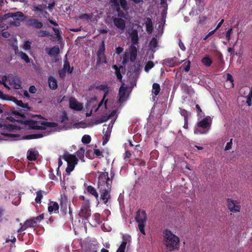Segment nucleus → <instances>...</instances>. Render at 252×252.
<instances>
[{"mask_svg":"<svg viewBox=\"0 0 252 252\" xmlns=\"http://www.w3.org/2000/svg\"><path fill=\"white\" fill-rule=\"evenodd\" d=\"M63 68L64 70H65L69 74H71L73 72V67H71L70 66L69 63L67 60L64 62Z\"/></svg>","mask_w":252,"mask_h":252,"instance_id":"nucleus-28","label":"nucleus"},{"mask_svg":"<svg viewBox=\"0 0 252 252\" xmlns=\"http://www.w3.org/2000/svg\"><path fill=\"white\" fill-rule=\"evenodd\" d=\"M44 8L45 7H44L42 5H41V4L38 5L33 6V10L35 11H39V12H42V11L43 10Z\"/></svg>","mask_w":252,"mask_h":252,"instance_id":"nucleus-48","label":"nucleus"},{"mask_svg":"<svg viewBox=\"0 0 252 252\" xmlns=\"http://www.w3.org/2000/svg\"><path fill=\"white\" fill-rule=\"evenodd\" d=\"M126 247V246L124 245V244H121L116 252H125Z\"/></svg>","mask_w":252,"mask_h":252,"instance_id":"nucleus-60","label":"nucleus"},{"mask_svg":"<svg viewBox=\"0 0 252 252\" xmlns=\"http://www.w3.org/2000/svg\"><path fill=\"white\" fill-rule=\"evenodd\" d=\"M60 205L61 210L63 212H65L67 210V207L68 206L67 199L65 195H61Z\"/></svg>","mask_w":252,"mask_h":252,"instance_id":"nucleus-20","label":"nucleus"},{"mask_svg":"<svg viewBox=\"0 0 252 252\" xmlns=\"http://www.w3.org/2000/svg\"><path fill=\"white\" fill-rule=\"evenodd\" d=\"M129 54H130V61L133 63L135 62L137 54V50L136 47L133 45H131L130 46V50H129Z\"/></svg>","mask_w":252,"mask_h":252,"instance_id":"nucleus-18","label":"nucleus"},{"mask_svg":"<svg viewBox=\"0 0 252 252\" xmlns=\"http://www.w3.org/2000/svg\"><path fill=\"white\" fill-rule=\"evenodd\" d=\"M197 125L199 127H202L203 129H205L210 127L211 123L209 122V119L208 118H203L201 121L198 122Z\"/></svg>","mask_w":252,"mask_h":252,"instance_id":"nucleus-19","label":"nucleus"},{"mask_svg":"<svg viewBox=\"0 0 252 252\" xmlns=\"http://www.w3.org/2000/svg\"><path fill=\"white\" fill-rule=\"evenodd\" d=\"M92 218V219H93L94 220V221L95 222V223L94 224V225H95L96 224H99L101 222V217H100V215H99V214H98V213L94 214Z\"/></svg>","mask_w":252,"mask_h":252,"instance_id":"nucleus-36","label":"nucleus"},{"mask_svg":"<svg viewBox=\"0 0 252 252\" xmlns=\"http://www.w3.org/2000/svg\"><path fill=\"white\" fill-rule=\"evenodd\" d=\"M9 18H13L15 21L12 22L11 23V25H14L16 27H18L20 26V22L19 19L18 18H25V16L24 14L21 11H18L15 13H7L5 14L2 17V19L3 20L7 19Z\"/></svg>","mask_w":252,"mask_h":252,"instance_id":"nucleus-5","label":"nucleus"},{"mask_svg":"<svg viewBox=\"0 0 252 252\" xmlns=\"http://www.w3.org/2000/svg\"><path fill=\"white\" fill-rule=\"evenodd\" d=\"M48 84L50 88L52 90H56L58 87L57 81L53 76L48 77Z\"/></svg>","mask_w":252,"mask_h":252,"instance_id":"nucleus-21","label":"nucleus"},{"mask_svg":"<svg viewBox=\"0 0 252 252\" xmlns=\"http://www.w3.org/2000/svg\"><path fill=\"white\" fill-rule=\"evenodd\" d=\"M122 239L123 241L121 244H124L125 246L131 241V236L128 234H123Z\"/></svg>","mask_w":252,"mask_h":252,"instance_id":"nucleus-34","label":"nucleus"},{"mask_svg":"<svg viewBox=\"0 0 252 252\" xmlns=\"http://www.w3.org/2000/svg\"><path fill=\"white\" fill-rule=\"evenodd\" d=\"M29 90L31 93L33 94L35 93L36 89L34 86H31L30 87Z\"/></svg>","mask_w":252,"mask_h":252,"instance_id":"nucleus-63","label":"nucleus"},{"mask_svg":"<svg viewBox=\"0 0 252 252\" xmlns=\"http://www.w3.org/2000/svg\"><path fill=\"white\" fill-rule=\"evenodd\" d=\"M108 120H109V118L107 117V115H101L100 118V119L96 121V122H95V124L97 125L98 124L104 123V122H106Z\"/></svg>","mask_w":252,"mask_h":252,"instance_id":"nucleus-35","label":"nucleus"},{"mask_svg":"<svg viewBox=\"0 0 252 252\" xmlns=\"http://www.w3.org/2000/svg\"><path fill=\"white\" fill-rule=\"evenodd\" d=\"M7 119L11 122H17L24 125H29L31 128L34 129H45L46 127H55L58 124L55 122H49L45 121H29L24 113L14 109H10L7 112Z\"/></svg>","mask_w":252,"mask_h":252,"instance_id":"nucleus-1","label":"nucleus"},{"mask_svg":"<svg viewBox=\"0 0 252 252\" xmlns=\"http://www.w3.org/2000/svg\"><path fill=\"white\" fill-rule=\"evenodd\" d=\"M232 139H231L230 141L226 143V145L225 147V150L227 151V150H230L232 148Z\"/></svg>","mask_w":252,"mask_h":252,"instance_id":"nucleus-57","label":"nucleus"},{"mask_svg":"<svg viewBox=\"0 0 252 252\" xmlns=\"http://www.w3.org/2000/svg\"><path fill=\"white\" fill-rule=\"evenodd\" d=\"M10 97H12V96H9L7 94H5L3 93V92L0 91V98L2 100H11Z\"/></svg>","mask_w":252,"mask_h":252,"instance_id":"nucleus-47","label":"nucleus"},{"mask_svg":"<svg viewBox=\"0 0 252 252\" xmlns=\"http://www.w3.org/2000/svg\"><path fill=\"white\" fill-rule=\"evenodd\" d=\"M98 248V244L94 242L93 244L89 245L88 248L87 249L89 252H97Z\"/></svg>","mask_w":252,"mask_h":252,"instance_id":"nucleus-31","label":"nucleus"},{"mask_svg":"<svg viewBox=\"0 0 252 252\" xmlns=\"http://www.w3.org/2000/svg\"><path fill=\"white\" fill-rule=\"evenodd\" d=\"M154 66V63L152 61H149L145 66V70L148 72L150 69L153 68Z\"/></svg>","mask_w":252,"mask_h":252,"instance_id":"nucleus-46","label":"nucleus"},{"mask_svg":"<svg viewBox=\"0 0 252 252\" xmlns=\"http://www.w3.org/2000/svg\"><path fill=\"white\" fill-rule=\"evenodd\" d=\"M66 162L67 166L66 168V172L69 174L72 171L77 164L78 161V158H63Z\"/></svg>","mask_w":252,"mask_h":252,"instance_id":"nucleus-12","label":"nucleus"},{"mask_svg":"<svg viewBox=\"0 0 252 252\" xmlns=\"http://www.w3.org/2000/svg\"><path fill=\"white\" fill-rule=\"evenodd\" d=\"M113 22L114 26L118 29L119 32L123 33L126 28L125 20L121 18L115 17Z\"/></svg>","mask_w":252,"mask_h":252,"instance_id":"nucleus-7","label":"nucleus"},{"mask_svg":"<svg viewBox=\"0 0 252 252\" xmlns=\"http://www.w3.org/2000/svg\"><path fill=\"white\" fill-rule=\"evenodd\" d=\"M59 206L56 202H51L49 203L48 206V211L51 213L53 212L57 213L58 211Z\"/></svg>","mask_w":252,"mask_h":252,"instance_id":"nucleus-22","label":"nucleus"},{"mask_svg":"<svg viewBox=\"0 0 252 252\" xmlns=\"http://www.w3.org/2000/svg\"><path fill=\"white\" fill-rule=\"evenodd\" d=\"M228 207L230 211L235 213L239 212L240 209L239 203L231 199L228 200Z\"/></svg>","mask_w":252,"mask_h":252,"instance_id":"nucleus-14","label":"nucleus"},{"mask_svg":"<svg viewBox=\"0 0 252 252\" xmlns=\"http://www.w3.org/2000/svg\"><path fill=\"white\" fill-rule=\"evenodd\" d=\"M52 29L54 31L55 34L57 35V37L58 38V40H60L62 38V37H61V34H60V30L58 29H57V28H53Z\"/></svg>","mask_w":252,"mask_h":252,"instance_id":"nucleus-53","label":"nucleus"},{"mask_svg":"<svg viewBox=\"0 0 252 252\" xmlns=\"http://www.w3.org/2000/svg\"><path fill=\"white\" fill-rule=\"evenodd\" d=\"M145 25L147 32L150 33H152L153 30V26L152 20L150 18H148L146 20Z\"/></svg>","mask_w":252,"mask_h":252,"instance_id":"nucleus-25","label":"nucleus"},{"mask_svg":"<svg viewBox=\"0 0 252 252\" xmlns=\"http://www.w3.org/2000/svg\"><path fill=\"white\" fill-rule=\"evenodd\" d=\"M97 188L100 193V200L104 204H106L111 198V190L112 187V178L114 173H110L111 177L106 172H98Z\"/></svg>","mask_w":252,"mask_h":252,"instance_id":"nucleus-2","label":"nucleus"},{"mask_svg":"<svg viewBox=\"0 0 252 252\" xmlns=\"http://www.w3.org/2000/svg\"><path fill=\"white\" fill-rule=\"evenodd\" d=\"M36 196L35 199V201L37 203H41V199L42 198V191L41 190H39L36 192Z\"/></svg>","mask_w":252,"mask_h":252,"instance_id":"nucleus-39","label":"nucleus"},{"mask_svg":"<svg viewBox=\"0 0 252 252\" xmlns=\"http://www.w3.org/2000/svg\"><path fill=\"white\" fill-rule=\"evenodd\" d=\"M201 62L204 65L207 67L210 66L212 63V60L208 55H206L203 57Z\"/></svg>","mask_w":252,"mask_h":252,"instance_id":"nucleus-26","label":"nucleus"},{"mask_svg":"<svg viewBox=\"0 0 252 252\" xmlns=\"http://www.w3.org/2000/svg\"><path fill=\"white\" fill-rule=\"evenodd\" d=\"M94 154L97 156H101L102 152L98 149H94Z\"/></svg>","mask_w":252,"mask_h":252,"instance_id":"nucleus-62","label":"nucleus"},{"mask_svg":"<svg viewBox=\"0 0 252 252\" xmlns=\"http://www.w3.org/2000/svg\"><path fill=\"white\" fill-rule=\"evenodd\" d=\"M46 52L50 56H57L60 52V48L58 45H55L51 48H46L45 49Z\"/></svg>","mask_w":252,"mask_h":252,"instance_id":"nucleus-15","label":"nucleus"},{"mask_svg":"<svg viewBox=\"0 0 252 252\" xmlns=\"http://www.w3.org/2000/svg\"><path fill=\"white\" fill-rule=\"evenodd\" d=\"M190 62L189 61H188L185 62L182 65L181 68H183L184 71L186 72H188L190 69Z\"/></svg>","mask_w":252,"mask_h":252,"instance_id":"nucleus-38","label":"nucleus"},{"mask_svg":"<svg viewBox=\"0 0 252 252\" xmlns=\"http://www.w3.org/2000/svg\"><path fill=\"white\" fill-rule=\"evenodd\" d=\"M85 150L84 148H80L76 153V155L70 154L67 151H64L63 156L59 158H84Z\"/></svg>","mask_w":252,"mask_h":252,"instance_id":"nucleus-9","label":"nucleus"},{"mask_svg":"<svg viewBox=\"0 0 252 252\" xmlns=\"http://www.w3.org/2000/svg\"><path fill=\"white\" fill-rule=\"evenodd\" d=\"M110 2L112 4V5L114 6V8L115 9V10L119 12L121 11V8L119 2L117 0H109Z\"/></svg>","mask_w":252,"mask_h":252,"instance_id":"nucleus-33","label":"nucleus"},{"mask_svg":"<svg viewBox=\"0 0 252 252\" xmlns=\"http://www.w3.org/2000/svg\"><path fill=\"white\" fill-rule=\"evenodd\" d=\"M90 18H91L90 15L89 14H86V13L83 14L80 16V18L82 19H89Z\"/></svg>","mask_w":252,"mask_h":252,"instance_id":"nucleus-61","label":"nucleus"},{"mask_svg":"<svg viewBox=\"0 0 252 252\" xmlns=\"http://www.w3.org/2000/svg\"><path fill=\"white\" fill-rule=\"evenodd\" d=\"M164 234V243L169 250H175L179 246V238L170 230H165Z\"/></svg>","mask_w":252,"mask_h":252,"instance_id":"nucleus-3","label":"nucleus"},{"mask_svg":"<svg viewBox=\"0 0 252 252\" xmlns=\"http://www.w3.org/2000/svg\"><path fill=\"white\" fill-rule=\"evenodd\" d=\"M87 191L88 192L95 197V198L97 199L98 197V193L96 191V189L92 186H89L87 187Z\"/></svg>","mask_w":252,"mask_h":252,"instance_id":"nucleus-30","label":"nucleus"},{"mask_svg":"<svg viewBox=\"0 0 252 252\" xmlns=\"http://www.w3.org/2000/svg\"><path fill=\"white\" fill-rule=\"evenodd\" d=\"M37 35L38 37H45L48 36H51V35L50 34V33L46 31L43 30H40L39 31H38L37 32Z\"/></svg>","mask_w":252,"mask_h":252,"instance_id":"nucleus-37","label":"nucleus"},{"mask_svg":"<svg viewBox=\"0 0 252 252\" xmlns=\"http://www.w3.org/2000/svg\"><path fill=\"white\" fill-rule=\"evenodd\" d=\"M20 57L21 58L24 60L26 63H29L30 62V59L28 57V56L25 53L23 52H21L20 53Z\"/></svg>","mask_w":252,"mask_h":252,"instance_id":"nucleus-45","label":"nucleus"},{"mask_svg":"<svg viewBox=\"0 0 252 252\" xmlns=\"http://www.w3.org/2000/svg\"><path fill=\"white\" fill-rule=\"evenodd\" d=\"M67 72L65 70H64L63 68L62 70L59 71V74L61 78H63L65 76V73Z\"/></svg>","mask_w":252,"mask_h":252,"instance_id":"nucleus-59","label":"nucleus"},{"mask_svg":"<svg viewBox=\"0 0 252 252\" xmlns=\"http://www.w3.org/2000/svg\"><path fill=\"white\" fill-rule=\"evenodd\" d=\"M160 91V85L159 84L154 83L152 86V93L156 95H158Z\"/></svg>","mask_w":252,"mask_h":252,"instance_id":"nucleus-29","label":"nucleus"},{"mask_svg":"<svg viewBox=\"0 0 252 252\" xmlns=\"http://www.w3.org/2000/svg\"><path fill=\"white\" fill-rule=\"evenodd\" d=\"M9 85L14 89L18 90L21 88V81L17 76L8 77Z\"/></svg>","mask_w":252,"mask_h":252,"instance_id":"nucleus-11","label":"nucleus"},{"mask_svg":"<svg viewBox=\"0 0 252 252\" xmlns=\"http://www.w3.org/2000/svg\"><path fill=\"white\" fill-rule=\"evenodd\" d=\"M82 142L83 143L87 144L91 142V137L89 135H84L82 138Z\"/></svg>","mask_w":252,"mask_h":252,"instance_id":"nucleus-41","label":"nucleus"},{"mask_svg":"<svg viewBox=\"0 0 252 252\" xmlns=\"http://www.w3.org/2000/svg\"><path fill=\"white\" fill-rule=\"evenodd\" d=\"M39 156V153L35 149H31L28 151L27 158H36Z\"/></svg>","mask_w":252,"mask_h":252,"instance_id":"nucleus-27","label":"nucleus"},{"mask_svg":"<svg viewBox=\"0 0 252 252\" xmlns=\"http://www.w3.org/2000/svg\"><path fill=\"white\" fill-rule=\"evenodd\" d=\"M180 114L184 117V120L188 119V113L187 110L185 109H181Z\"/></svg>","mask_w":252,"mask_h":252,"instance_id":"nucleus-56","label":"nucleus"},{"mask_svg":"<svg viewBox=\"0 0 252 252\" xmlns=\"http://www.w3.org/2000/svg\"><path fill=\"white\" fill-rule=\"evenodd\" d=\"M68 120V117L66 112L63 113L61 117H60V121L62 124H65L66 122Z\"/></svg>","mask_w":252,"mask_h":252,"instance_id":"nucleus-42","label":"nucleus"},{"mask_svg":"<svg viewBox=\"0 0 252 252\" xmlns=\"http://www.w3.org/2000/svg\"><path fill=\"white\" fill-rule=\"evenodd\" d=\"M43 134L41 133H38V134H33L31 135H29L27 136L28 138H29L30 139L32 138H39L43 137Z\"/></svg>","mask_w":252,"mask_h":252,"instance_id":"nucleus-49","label":"nucleus"},{"mask_svg":"<svg viewBox=\"0 0 252 252\" xmlns=\"http://www.w3.org/2000/svg\"><path fill=\"white\" fill-rule=\"evenodd\" d=\"M123 50L124 49L122 47L119 46L116 48V52L117 54H120L123 52Z\"/></svg>","mask_w":252,"mask_h":252,"instance_id":"nucleus-64","label":"nucleus"},{"mask_svg":"<svg viewBox=\"0 0 252 252\" xmlns=\"http://www.w3.org/2000/svg\"><path fill=\"white\" fill-rule=\"evenodd\" d=\"M129 36L131 38V45H135L138 43L139 38L138 32L136 30H132L129 34Z\"/></svg>","mask_w":252,"mask_h":252,"instance_id":"nucleus-17","label":"nucleus"},{"mask_svg":"<svg viewBox=\"0 0 252 252\" xmlns=\"http://www.w3.org/2000/svg\"><path fill=\"white\" fill-rule=\"evenodd\" d=\"M232 32H233L232 29L230 28V29H228V30L226 32L225 36H226V38L228 41H229V40L231 39V34L232 33Z\"/></svg>","mask_w":252,"mask_h":252,"instance_id":"nucleus-51","label":"nucleus"},{"mask_svg":"<svg viewBox=\"0 0 252 252\" xmlns=\"http://www.w3.org/2000/svg\"><path fill=\"white\" fill-rule=\"evenodd\" d=\"M119 0V3L121 5V7L124 10H126L128 9L126 0Z\"/></svg>","mask_w":252,"mask_h":252,"instance_id":"nucleus-44","label":"nucleus"},{"mask_svg":"<svg viewBox=\"0 0 252 252\" xmlns=\"http://www.w3.org/2000/svg\"><path fill=\"white\" fill-rule=\"evenodd\" d=\"M97 60L95 64V68H98L101 64H105L107 63L106 57L105 55L102 54H96Z\"/></svg>","mask_w":252,"mask_h":252,"instance_id":"nucleus-16","label":"nucleus"},{"mask_svg":"<svg viewBox=\"0 0 252 252\" xmlns=\"http://www.w3.org/2000/svg\"><path fill=\"white\" fill-rule=\"evenodd\" d=\"M226 81H229L231 83V86L233 87V79L232 76L229 74L227 73L226 74Z\"/></svg>","mask_w":252,"mask_h":252,"instance_id":"nucleus-54","label":"nucleus"},{"mask_svg":"<svg viewBox=\"0 0 252 252\" xmlns=\"http://www.w3.org/2000/svg\"><path fill=\"white\" fill-rule=\"evenodd\" d=\"M120 69H119L118 70H116L115 71V74L116 75L117 79L118 80L121 81L122 79L123 76L121 73Z\"/></svg>","mask_w":252,"mask_h":252,"instance_id":"nucleus-58","label":"nucleus"},{"mask_svg":"<svg viewBox=\"0 0 252 252\" xmlns=\"http://www.w3.org/2000/svg\"><path fill=\"white\" fill-rule=\"evenodd\" d=\"M10 99L12 100V99H13V101L15 102V103L18 106L23 108H26L27 110H29L30 109V107L28 106V104L27 103H24L22 100H18L16 98L12 96V97H10Z\"/></svg>","mask_w":252,"mask_h":252,"instance_id":"nucleus-24","label":"nucleus"},{"mask_svg":"<svg viewBox=\"0 0 252 252\" xmlns=\"http://www.w3.org/2000/svg\"><path fill=\"white\" fill-rule=\"evenodd\" d=\"M31 42L29 41H26L23 45V48L25 50H30L31 48Z\"/></svg>","mask_w":252,"mask_h":252,"instance_id":"nucleus-52","label":"nucleus"},{"mask_svg":"<svg viewBox=\"0 0 252 252\" xmlns=\"http://www.w3.org/2000/svg\"><path fill=\"white\" fill-rule=\"evenodd\" d=\"M44 218L43 214L40 215L39 216L33 218L30 220H28L25 222V225H26L27 227H34L36 226L39 222H40L41 220H42Z\"/></svg>","mask_w":252,"mask_h":252,"instance_id":"nucleus-10","label":"nucleus"},{"mask_svg":"<svg viewBox=\"0 0 252 252\" xmlns=\"http://www.w3.org/2000/svg\"><path fill=\"white\" fill-rule=\"evenodd\" d=\"M91 210L90 209L89 203L88 202L83 203L81 206V210L79 213V216L80 217L84 218L85 220L91 223Z\"/></svg>","mask_w":252,"mask_h":252,"instance_id":"nucleus-6","label":"nucleus"},{"mask_svg":"<svg viewBox=\"0 0 252 252\" xmlns=\"http://www.w3.org/2000/svg\"><path fill=\"white\" fill-rule=\"evenodd\" d=\"M136 222L138 223V228L141 233L145 235L144 227L146 222V214L144 211H137L135 217Z\"/></svg>","mask_w":252,"mask_h":252,"instance_id":"nucleus-4","label":"nucleus"},{"mask_svg":"<svg viewBox=\"0 0 252 252\" xmlns=\"http://www.w3.org/2000/svg\"><path fill=\"white\" fill-rule=\"evenodd\" d=\"M252 86L250 88V92L248 96H247L246 102L249 106L252 105Z\"/></svg>","mask_w":252,"mask_h":252,"instance_id":"nucleus-43","label":"nucleus"},{"mask_svg":"<svg viewBox=\"0 0 252 252\" xmlns=\"http://www.w3.org/2000/svg\"><path fill=\"white\" fill-rule=\"evenodd\" d=\"M158 44V41L156 37H153L149 43V47L152 51H154L157 48Z\"/></svg>","mask_w":252,"mask_h":252,"instance_id":"nucleus-32","label":"nucleus"},{"mask_svg":"<svg viewBox=\"0 0 252 252\" xmlns=\"http://www.w3.org/2000/svg\"><path fill=\"white\" fill-rule=\"evenodd\" d=\"M26 25L29 27H32L35 29H40L43 27V24L42 22L39 21L35 18H30L27 19Z\"/></svg>","mask_w":252,"mask_h":252,"instance_id":"nucleus-8","label":"nucleus"},{"mask_svg":"<svg viewBox=\"0 0 252 252\" xmlns=\"http://www.w3.org/2000/svg\"><path fill=\"white\" fill-rule=\"evenodd\" d=\"M108 88L107 85H100L96 87V89L103 91H106Z\"/></svg>","mask_w":252,"mask_h":252,"instance_id":"nucleus-50","label":"nucleus"},{"mask_svg":"<svg viewBox=\"0 0 252 252\" xmlns=\"http://www.w3.org/2000/svg\"><path fill=\"white\" fill-rule=\"evenodd\" d=\"M103 133L104 134V136H103L102 144L104 145L106 144L109 139L111 130L109 129V127H107L106 131H105V128H103Z\"/></svg>","mask_w":252,"mask_h":252,"instance_id":"nucleus-23","label":"nucleus"},{"mask_svg":"<svg viewBox=\"0 0 252 252\" xmlns=\"http://www.w3.org/2000/svg\"><path fill=\"white\" fill-rule=\"evenodd\" d=\"M69 107L71 109L81 111L83 109L82 104L78 102L74 97H71L69 100Z\"/></svg>","mask_w":252,"mask_h":252,"instance_id":"nucleus-13","label":"nucleus"},{"mask_svg":"<svg viewBox=\"0 0 252 252\" xmlns=\"http://www.w3.org/2000/svg\"><path fill=\"white\" fill-rule=\"evenodd\" d=\"M4 135L8 137V138H10L13 139L15 140V138H19L20 136L18 134H11V133H6L4 134Z\"/></svg>","mask_w":252,"mask_h":252,"instance_id":"nucleus-55","label":"nucleus"},{"mask_svg":"<svg viewBox=\"0 0 252 252\" xmlns=\"http://www.w3.org/2000/svg\"><path fill=\"white\" fill-rule=\"evenodd\" d=\"M105 51V44L104 41H102L101 44L99 47V49L96 53V54H102L105 55L104 52Z\"/></svg>","mask_w":252,"mask_h":252,"instance_id":"nucleus-40","label":"nucleus"}]
</instances>
